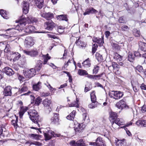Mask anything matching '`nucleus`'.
<instances>
[{"instance_id":"19","label":"nucleus","mask_w":146,"mask_h":146,"mask_svg":"<svg viewBox=\"0 0 146 146\" xmlns=\"http://www.w3.org/2000/svg\"><path fill=\"white\" fill-rule=\"evenodd\" d=\"M136 124L137 126L141 127H146V120H139L136 122Z\"/></svg>"},{"instance_id":"51","label":"nucleus","mask_w":146,"mask_h":146,"mask_svg":"<svg viewBox=\"0 0 146 146\" xmlns=\"http://www.w3.org/2000/svg\"><path fill=\"white\" fill-rule=\"evenodd\" d=\"M83 120L86 122H88L89 121V118L87 116V114L84 113L83 114Z\"/></svg>"},{"instance_id":"5","label":"nucleus","mask_w":146,"mask_h":146,"mask_svg":"<svg viewBox=\"0 0 146 146\" xmlns=\"http://www.w3.org/2000/svg\"><path fill=\"white\" fill-rule=\"evenodd\" d=\"M90 145L94 146H106L105 141L102 138L99 137L96 140V142L89 143Z\"/></svg>"},{"instance_id":"49","label":"nucleus","mask_w":146,"mask_h":146,"mask_svg":"<svg viewBox=\"0 0 146 146\" xmlns=\"http://www.w3.org/2000/svg\"><path fill=\"white\" fill-rule=\"evenodd\" d=\"M133 32L134 35L136 37H139L140 36V32L136 29L133 30Z\"/></svg>"},{"instance_id":"64","label":"nucleus","mask_w":146,"mask_h":146,"mask_svg":"<svg viewBox=\"0 0 146 146\" xmlns=\"http://www.w3.org/2000/svg\"><path fill=\"white\" fill-rule=\"evenodd\" d=\"M140 87L142 90H146V85L143 83L142 84Z\"/></svg>"},{"instance_id":"3","label":"nucleus","mask_w":146,"mask_h":146,"mask_svg":"<svg viewBox=\"0 0 146 146\" xmlns=\"http://www.w3.org/2000/svg\"><path fill=\"white\" fill-rule=\"evenodd\" d=\"M123 93L122 92L118 91H111L109 92V96L116 100H119L122 98Z\"/></svg>"},{"instance_id":"44","label":"nucleus","mask_w":146,"mask_h":146,"mask_svg":"<svg viewBox=\"0 0 146 146\" xmlns=\"http://www.w3.org/2000/svg\"><path fill=\"white\" fill-rule=\"evenodd\" d=\"M43 58L44 59L43 64H46L47 61L50 58V56H49L48 54L46 55H43Z\"/></svg>"},{"instance_id":"47","label":"nucleus","mask_w":146,"mask_h":146,"mask_svg":"<svg viewBox=\"0 0 146 146\" xmlns=\"http://www.w3.org/2000/svg\"><path fill=\"white\" fill-rule=\"evenodd\" d=\"M92 103L88 105V107L90 108L94 109L97 107V102H92Z\"/></svg>"},{"instance_id":"10","label":"nucleus","mask_w":146,"mask_h":146,"mask_svg":"<svg viewBox=\"0 0 146 146\" xmlns=\"http://www.w3.org/2000/svg\"><path fill=\"white\" fill-rule=\"evenodd\" d=\"M44 26L45 29L51 31L55 26V24L51 20H50L45 22Z\"/></svg>"},{"instance_id":"39","label":"nucleus","mask_w":146,"mask_h":146,"mask_svg":"<svg viewBox=\"0 0 146 146\" xmlns=\"http://www.w3.org/2000/svg\"><path fill=\"white\" fill-rule=\"evenodd\" d=\"M38 64L35 67V69L37 71H39L41 69L42 63V62L40 60H39L37 62Z\"/></svg>"},{"instance_id":"16","label":"nucleus","mask_w":146,"mask_h":146,"mask_svg":"<svg viewBox=\"0 0 146 146\" xmlns=\"http://www.w3.org/2000/svg\"><path fill=\"white\" fill-rule=\"evenodd\" d=\"M3 72L7 75L11 76L14 74L12 70L8 67H6L3 69Z\"/></svg>"},{"instance_id":"54","label":"nucleus","mask_w":146,"mask_h":146,"mask_svg":"<svg viewBox=\"0 0 146 146\" xmlns=\"http://www.w3.org/2000/svg\"><path fill=\"white\" fill-rule=\"evenodd\" d=\"M18 121V118L16 117V120H13L12 121V124L15 127H17V122Z\"/></svg>"},{"instance_id":"58","label":"nucleus","mask_w":146,"mask_h":146,"mask_svg":"<svg viewBox=\"0 0 146 146\" xmlns=\"http://www.w3.org/2000/svg\"><path fill=\"white\" fill-rule=\"evenodd\" d=\"M121 29L122 31H126L128 30L129 28L127 26L125 25H124L122 26L121 27Z\"/></svg>"},{"instance_id":"15","label":"nucleus","mask_w":146,"mask_h":146,"mask_svg":"<svg viewBox=\"0 0 146 146\" xmlns=\"http://www.w3.org/2000/svg\"><path fill=\"white\" fill-rule=\"evenodd\" d=\"M51 122L52 123L55 124H58L59 123V120L58 114L54 113V115L51 119Z\"/></svg>"},{"instance_id":"11","label":"nucleus","mask_w":146,"mask_h":146,"mask_svg":"<svg viewBox=\"0 0 146 146\" xmlns=\"http://www.w3.org/2000/svg\"><path fill=\"white\" fill-rule=\"evenodd\" d=\"M112 127L113 128L114 127V123L120 126L121 125H123L124 123V121L121 119L119 118H116L114 120L111 121Z\"/></svg>"},{"instance_id":"40","label":"nucleus","mask_w":146,"mask_h":146,"mask_svg":"<svg viewBox=\"0 0 146 146\" xmlns=\"http://www.w3.org/2000/svg\"><path fill=\"white\" fill-rule=\"evenodd\" d=\"M77 146H85L86 145L84 143L82 139H80L77 141L76 143Z\"/></svg>"},{"instance_id":"25","label":"nucleus","mask_w":146,"mask_h":146,"mask_svg":"<svg viewBox=\"0 0 146 146\" xmlns=\"http://www.w3.org/2000/svg\"><path fill=\"white\" fill-rule=\"evenodd\" d=\"M76 115V111L73 110L69 115H68L66 118L67 119L70 120H73Z\"/></svg>"},{"instance_id":"45","label":"nucleus","mask_w":146,"mask_h":146,"mask_svg":"<svg viewBox=\"0 0 146 146\" xmlns=\"http://www.w3.org/2000/svg\"><path fill=\"white\" fill-rule=\"evenodd\" d=\"M95 56L98 61L101 62L103 60V58L102 55L99 53L97 52L95 54Z\"/></svg>"},{"instance_id":"14","label":"nucleus","mask_w":146,"mask_h":146,"mask_svg":"<svg viewBox=\"0 0 146 146\" xmlns=\"http://www.w3.org/2000/svg\"><path fill=\"white\" fill-rule=\"evenodd\" d=\"M42 17L47 20H51V19L54 17V14L50 12L44 13L41 14Z\"/></svg>"},{"instance_id":"38","label":"nucleus","mask_w":146,"mask_h":146,"mask_svg":"<svg viewBox=\"0 0 146 146\" xmlns=\"http://www.w3.org/2000/svg\"><path fill=\"white\" fill-rule=\"evenodd\" d=\"M78 100L77 98L76 100L72 104H69V106L70 107H75L77 108H78L79 107V105L78 104Z\"/></svg>"},{"instance_id":"60","label":"nucleus","mask_w":146,"mask_h":146,"mask_svg":"<svg viewBox=\"0 0 146 146\" xmlns=\"http://www.w3.org/2000/svg\"><path fill=\"white\" fill-rule=\"evenodd\" d=\"M141 111L142 113H145L146 111V105H144L142 107Z\"/></svg>"},{"instance_id":"12","label":"nucleus","mask_w":146,"mask_h":146,"mask_svg":"<svg viewBox=\"0 0 146 146\" xmlns=\"http://www.w3.org/2000/svg\"><path fill=\"white\" fill-rule=\"evenodd\" d=\"M23 52L27 55L33 57L35 56L38 54V52L36 50H33L30 51L26 50H23Z\"/></svg>"},{"instance_id":"17","label":"nucleus","mask_w":146,"mask_h":146,"mask_svg":"<svg viewBox=\"0 0 146 146\" xmlns=\"http://www.w3.org/2000/svg\"><path fill=\"white\" fill-rule=\"evenodd\" d=\"M11 88L9 86H7L4 89V94L5 96H10L12 95Z\"/></svg>"},{"instance_id":"32","label":"nucleus","mask_w":146,"mask_h":146,"mask_svg":"<svg viewBox=\"0 0 146 146\" xmlns=\"http://www.w3.org/2000/svg\"><path fill=\"white\" fill-rule=\"evenodd\" d=\"M41 82H39L36 84L33 85V90L36 91L38 90L41 87Z\"/></svg>"},{"instance_id":"18","label":"nucleus","mask_w":146,"mask_h":146,"mask_svg":"<svg viewBox=\"0 0 146 146\" xmlns=\"http://www.w3.org/2000/svg\"><path fill=\"white\" fill-rule=\"evenodd\" d=\"M116 146H125L126 142L125 139L123 140H115V142Z\"/></svg>"},{"instance_id":"53","label":"nucleus","mask_w":146,"mask_h":146,"mask_svg":"<svg viewBox=\"0 0 146 146\" xmlns=\"http://www.w3.org/2000/svg\"><path fill=\"white\" fill-rule=\"evenodd\" d=\"M10 45L8 43L5 45V48L4 49V52H7L10 51Z\"/></svg>"},{"instance_id":"7","label":"nucleus","mask_w":146,"mask_h":146,"mask_svg":"<svg viewBox=\"0 0 146 146\" xmlns=\"http://www.w3.org/2000/svg\"><path fill=\"white\" fill-rule=\"evenodd\" d=\"M119 65L115 62H113L112 66H110L108 67V69L110 71L113 70V72L116 74H119L120 72L119 71Z\"/></svg>"},{"instance_id":"28","label":"nucleus","mask_w":146,"mask_h":146,"mask_svg":"<svg viewBox=\"0 0 146 146\" xmlns=\"http://www.w3.org/2000/svg\"><path fill=\"white\" fill-rule=\"evenodd\" d=\"M83 66L85 68H88L91 65L90 61L89 58L86 60L82 63Z\"/></svg>"},{"instance_id":"8","label":"nucleus","mask_w":146,"mask_h":146,"mask_svg":"<svg viewBox=\"0 0 146 146\" xmlns=\"http://www.w3.org/2000/svg\"><path fill=\"white\" fill-rule=\"evenodd\" d=\"M34 42L33 38L31 36L27 37L25 41L24 45L26 48H29L33 45Z\"/></svg>"},{"instance_id":"52","label":"nucleus","mask_w":146,"mask_h":146,"mask_svg":"<svg viewBox=\"0 0 146 146\" xmlns=\"http://www.w3.org/2000/svg\"><path fill=\"white\" fill-rule=\"evenodd\" d=\"M98 47V46L97 44H96L95 43L93 44L92 48V52L93 54L96 52Z\"/></svg>"},{"instance_id":"63","label":"nucleus","mask_w":146,"mask_h":146,"mask_svg":"<svg viewBox=\"0 0 146 146\" xmlns=\"http://www.w3.org/2000/svg\"><path fill=\"white\" fill-rule=\"evenodd\" d=\"M31 136L34 138L36 139V140H37L38 139V135L34 134H32L31 135Z\"/></svg>"},{"instance_id":"46","label":"nucleus","mask_w":146,"mask_h":146,"mask_svg":"<svg viewBox=\"0 0 146 146\" xmlns=\"http://www.w3.org/2000/svg\"><path fill=\"white\" fill-rule=\"evenodd\" d=\"M44 84L48 88L50 91L52 92L53 91H55L56 90V89L52 87L50 84L47 82L45 83Z\"/></svg>"},{"instance_id":"6","label":"nucleus","mask_w":146,"mask_h":146,"mask_svg":"<svg viewBox=\"0 0 146 146\" xmlns=\"http://www.w3.org/2000/svg\"><path fill=\"white\" fill-rule=\"evenodd\" d=\"M23 73L26 78L29 79L35 75L36 71L35 69L31 68L29 70L24 72Z\"/></svg>"},{"instance_id":"57","label":"nucleus","mask_w":146,"mask_h":146,"mask_svg":"<svg viewBox=\"0 0 146 146\" xmlns=\"http://www.w3.org/2000/svg\"><path fill=\"white\" fill-rule=\"evenodd\" d=\"M118 22L120 23H124L126 22V21L124 20L123 17H121L119 18L118 20Z\"/></svg>"},{"instance_id":"36","label":"nucleus","mask_w":146,"mask_h":146,"mask_svg":"<svg viewBox=\"0 0 146 146\" xmlns=\"http://www.w3.org/2000/svg\"><path fill=\"white\" fill-rule=\"evenodd\" d=\"M110 119L114 120L116 118H117V113L115 112H111L110 113Z\"/></svg>"},{"instance_id":"34","label":"nucleus","mask_w":146,"mask_h":146,"mask_svg":"<svg viewBox=\"0 0 146 146\" xmlns=\"http://www.w3.org/2000/svg\"><path fill=\"white\" fill-rule=\"evenodd\" d=\"M12 55L14 58L13 59L14 61L18 60L21 56L20 54L17 52H12Z\"/></svg>"},{"instance_id":"29","label":"nucleus","mask_w":146,"mask_h":146,"mask_svg":"<svg viewBox=\"0 0 146 146\" xmlns=\"http://www.w3.org/2000/svg\"><path fill=\"white\" fill-rule=\"evenodd\" d=\"M57 19L59 20H64L67 21L68 19L67 18V15H58L57 16Z\"/></svg>"},{"instance_id":"22","label":"nucleus","mask_w":146,"mask_h":146,"mask_svg":"<svg viewBox=\"0 0 146 146\" xmlns=\"http://www.w3.org/2000/svg\"><path fill=\"white\" fill-rule=\"evenodd\" d=\"M93 40L94 42L98 44L99 46H103L104 41L103 40V41H102L101 38L98 37H94Z\"/></svg>"},{"instance_id":"24","label":"nucleus","mask_w":146,"mask_h":146,"mask_svg":"<svg viewBox=\"0 0 146 146\" xmlns=\"http://www.w3.org/2000/svg\"><path fill=\"white\" fill-rule=\"evenodd\" d=\"M76 43L77 45L80 48L85 47L86 45L85 43L81 41L80 38H79L78 40H76Z\"/></svg>"},{"instance_id":"26","label":"nucleus","mask_w":146,"mask_h":146,"mask_svg":"<svg viewBox=\"0 0 146 146\" xmlns=\"http://www.w3.org/2000/svg\"><path fill=\"white\" fill-rule=\"evenodd\" d=\"M131 84L133 91L135 92H137L139 90L138 83L137 82L134 83L131 82Z\"/></svg>"},{"instance_id":"37","label":"nucleus","mask_w":146,"mask_h":146,"mask_svg":"<svg viewBox=\"0 0 146 146\" xmlns=\"http://www.w3.org/2000/svg\"><path fill=\"white\" fill-rule=\"evenodd\" d=\"M78 74L81 76L87 75L88 73L86 70L79 69L78 71Z\"/></svg>"},{"instance_id":"62","label":"nucleus","mask_w":146,"mask_h":146,"mask_svg":"<svg viewBox=\"0 0 146 146\" xmlns=\"http://www.w3.org/2000/svg\"><path fill=\"white\" fill-rule=\"evenodd\" d=\"M74 130L76 132H80L82 131V129L81 128H80L79 126H78L77 127H76L75 128Z\"/></svg>"},{"instance_id":"1","label":"nucleus","mask_w":146,"mask_h":146,"mask_svg":"<svg viewBox=\"0 0 146 146\" xmlns=\"http://www.w3.org/2000/svg\"><path fill=\"white\" fill-rule=\"evenodd\" d=\"M16 21V22L19 23V24L16 25L15 29L13 28L9 29L7 30V31L14 29L18 31L22 30L23 27L25 26L27 23H36L37 20L35 18L32 17L31 16H29L26 18H25L23 15H22L18 21Z\"/></svg>"},{"instance_id":"41","label":"nucleus","mask_w":146,"mask_h":146,"mask_svg":"<svg viewBox=\"0 0 146 146\" xmlns=\"http://www.w3.org/2000/svg\"><path fill=\"white\" fill-rule=\"evenodd\" d=\"M135 56L133 55L131 52H129L128 53V59L129 61L133 62L134 60Z\"/></svg>"},{"instance_id":"56","label":"nucleus","mask_w":146,"mask_h":146,"mask_svg":"<svg viewBox=\"0 0 146 146\" xmlns=\"http://www.w3.org/2000/svg\"><path fill=\"white\" fill-rule=\"evenodd\" d=\"M6 125V123L3 124L2 125V126H1V127H0V135L2 134L3 131V129H5V127Z\"/></svg>"},{"instance_id":"31","label":"nucleus","mask_w":146,"mask_h":146,"mask_svg":"<svg viewBox=\"0 0 146 146\" xmlns=\"http://www.w3.org/2000/svg\"><path fill=\"white\" fill-rule=\"evenodd\" d=\"M0 14L4 19H8V13L5 11L3 9L0 10Z\"/></svg>"},{"instance_id":"2","label":"nucleus","mask_w":146,"mask_h":146,"mask_svg":"<svg viewBox=\"0 0 146 146\" xmlns=\"http://www.w3.org/2000/svg\"><path fill=\"white\" fill-rule=\"evenodd\" d=\"M28 113L31 120L39 127V125L38 123L39 121V115L37 111L35 110H30L28 111Z\"/></svg>"},{"instance_id":"4","label":"nucleus","mask_w":146,"mask_h":146,"mask_svg":"<svg viewBox=\"0 0 146 146\" xmlns=\"http://www.w3.org/2000/svg\"><path fill=\"white\" fill-rule=\"evenodd\" d=\"M44 136L46 140L50 139L53 136L56 137H60V135L59 134L55 133L51 130H48V131L44 133Z\"/></svg>"},{"instance_id":"13","label":"nucleus","mask_w":146,"mask_h":146,"mask_svg":"<svg viewBox=\"0 0 146 146\" xmlns=\"http://www.w3.org/2000/svg\"><path fill=\"white\" fill-rule=\"evenodd\" d=\"M29 5L27 2H23V11L25 14H27L29 12Z\"/></svg>"},{"instance_id":"42","label":"nucleus","mask_w":146,"mask_h":146,"mask_svg":"<svg viewBox=\"0 0 146 146\" xmlns=\"http://www.w3.org/2000/svg\"><path fill=\"white\" fill-rule=\"evenodd\" d=\"M114 58L117 62H120L122 60V57L117 53L115 54Z\"/></svg>"},{"instance_id":"9","label":"nucleus","mask_w":146,"mask_h":146,"mask_svg":"<svg viewBox=\"0 0 146 146\" xmlns=\"http://www.w3.org/2000/svg\"><path fill=\"white\" fill-rule=\"evenodd\" d=\"M116 106L120 109L125 108L128 109L129 106L126 104L125 100L124 99H122L119 101L116 104Z\"/></svg>"},{"instance_id":"50","label":"nucleus","mask_w":146,"mask_h":146,"mask_svg":"<svg viewBox=\"0 0 146 146\" xmlns=\"http://www.w3.org/2000/svg\"><path fill=\"white\" fill-rule=\"evenodd\" d=\"M99 67L98 66H95L93 70V74H96L98 72Z\"/></svg>"},{"instance_id":"43","label":"nucleus","mask_w":146,"mask_h":146,"mask_svg":"<svg viewBox=\"0 0 146 146\" xmlns=\"http://www.w3.org/2000/svg\"><path fill=\"white\" fill-rule=\"evenodd\" d=\"M51 103L50 100H48L47 99H46L43 102V104L44 106L45 107L48 106Z\"/></svg>"},{"instance_id":"35","label":"nucleus","mask_w":146,"mask_h":146,"mask_svg":"<svg viewBox=\"0 0 146 146\" xmlns=\"http://www.w3.org/2000/svg\"><path fill=\"white\" fill-rule=\"evenodd\" d=\"M90 97L92 102H97L96 97L95 95L94 91H93L90 94Z\"/></svg>"},{"instance_id":"23","label":"nucleus","mask_w":146,"mask_h":146,"mask_svg":"<svg viewBox=\"0 0 146 146\" xmlns=\"http://www.w3.org/2000/svg\"><path fill=\"white\" fill-rule=\"evenodd\" d=\"M35 4L37 7L41 9L43 5V0H35Z\"/></svg>"},{"instance_id":"55","label":"nucleus","mask_w":146,"mask_h":146,"mask_svg":"<svg viewBox=\"0 0 146 146\" xmlns=\"http://www.w3.org/2000/svg\"><path fill=\"white\" fill-rule=\"evenodd\" d=\"M136 71H137L139 72H141L142 71L143 68L142 66L139 65L136 67Z\"/></svg>"},{"instance_id":"21","label":"nucleus","mask_w":146,"mask_h":146,"mask_svg":"<svg viewBox=\"0 0 146 146\" xmlns=\"http://www.w3.org/2000/svg\"><path fill=\"white\" fill-rule=\"evenodd\" d=\"M97 12L98 11L96 10L93 8H92L87 9L86 11L84 13V15H89L90 13H93Z\"/></svg>"},{"instance_id":"30","label":"nucleus","mask_w":146,"mask_h":146,"mask_svg":"<svg viewBox=\"0 0 146 146\" xmlns=\"http://www.w3.org/2000/svg\"><path fill=\"white\" fill-rule=\"evenodd\" d=\"M24 27H25V26L24 27H23V29H22V30L19 31L20 32L21 31H23V32H24L25 33H23L22 34H21V35H20V36H23L26 35L27 33H30V31L29 30H30L29 28V25L25 29H24Z\"/></svg>"},{"instance_id":"27","label":"nucleus","mask_w":146,"mask_h":146,"mask_svg":"<svg viewBox=\"0 0 146 146\" xmlns=\"http://www.w3.org/2000/svg\"><path fill=\"white\" fill-rule=\"evenodd\" d=\"M28 108L26 107H23L21 108L19 112V114L21 118L24 113L28 110Z\"/></svg>"},{"instance_id":"59","label":"nucleus","mask_w":146,"mask_h":146,"mask_svg":"<svg viewBox=\"0 0 146 146\" xmlns=\"http://www.w3.org/2000/svg\"><path fill=\"white\" fill-rule=\"evenodd\" d=\"M31 144L35 145L38 146H41L42 144V143L38 141H34L31 142Z\"/></svg>"},{"instance_id":"48","label":"nucleus","mask_w":146,"mask_h":146,"mask_svg":"<svg viewBox=\"0 0 146 146\" xmlns=\"http://www.w3.org/2000/svg\"><path fill=\"white\" fill-rule=\"evenodd\" d=\"M42 100L40 97H38L35 100V104L38 106L41 102Z\"/></svg>"},{"instance_id":"20","label":"nucleus","mask_w":146,"mask_h":146,"mask_svg":"<svg viewBox=\"0 0 146 146\" xmlns=\"http://www.w3.org/2000/svg\"><path fill=\"white\" fill-rule=\"evenodd\" d=\"M138 50L146 52V43L142 42H140L139 43Z\"/></svg>"},{"instance_id":"33","label":"nucleus","mask_w":146,"mask_h":146,"mask_svg":"<svg viewBox=\"0 0 146 146\" xmlns=\"http://www.w3.org/2000/svg\"><path fill=\"white\" fill-rule=\"evenodd\" d=\"M28 90V87L25 84H24L21 86V88L20 90H19L18 93L19 94H21L23 92L27 91Z\"/></svg>"},{"instance_id":"61","label":"nucleus","mask_w":146,"mask_h":146,"mask_svg":"<svg viewBox=\"0 0 146 146\" xmlns=\"http://www.w3.org/2000/svg\"><path fill=\"white\" fill-rule=\"evenodd\" d=\"M87 77L91 79H94L95 80L97 79L96 78H95V75H91L88 74Z\"/></svg>"}]
</instances>
